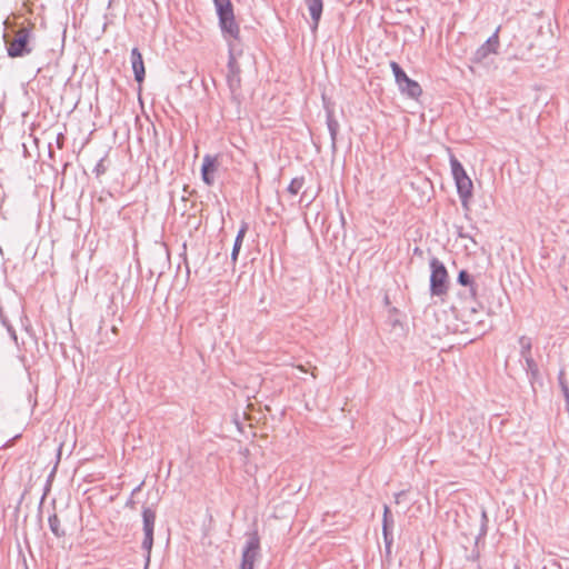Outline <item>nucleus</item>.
<instances>
[{"mask_svg": "<svg viewBox=\"0 0 569 569\" xmlns=\"http://www.w3.org/2000/svg\"><path fill=\"white\" fill-rule=\"evenodd\" d=\"M143 535L141 548L147 553V563L150 561V555L153 546V530L156 522V510L152 507L144 506L142 508Z\"/></svg>", "mask_w": 569, "mask_h": 569, "instance_id": "39448f33", "label": "nucleus"}, {"mask_svg": "<svg viewBox=\"0 0 569 569\" xmlns=\"http://www.w3.org/2000/svg\"><path fill=\"white\" fill-rule=\"evenodd\" d=\"M457 280L461 286L469 287V297L468 298L476 297L477 289H476L475 282L468 271H466V270L459 271Z\"/></svg>", "mask_w": 569, "mask_h": 569, "instance_id": "dca6fc26", "label": "nucleus"}, {"mask_svg": "<svg viewBox=\"0 0 569 569\" xmlns=\"http://www.w3.org/2000/svg\"><path fill=\"white\" fill-rule=\"evenodd\" d=\"M111 330H112V332H113L114 335H117V332H118V328H117L116 326H113Z\"/></svg>", "mask_w": 569, "mask_h": 569, "instance_id": "c85d7f7f", "label": "nucleus"}, {"mask_svg": "<svg viewBox=\"0 0 569 569\" xmlns=\"http://www.w3.org/2000/svg\"><path fill=\"white\" fill-rule=\"evenodd\" d=\"M430 292L432 296H443L449 289V276L445 264L438 259L430 260Z\"/></svg>", "mask_w": 569, "mask_h": 569, "instance_id": "7ed1b4c3", "label": "nucleus"}, {"mask_svg": "<svg viewBox=\"0 0 569 569\" xmlns=\"http://www.w3.org/2000/svg\"><path fill=\"white\" fill-rule=\"evenodd\" d=\"M303 184H305V178L303 177L293 178L291 180V182L289 183V186L287 188V191L290 194L296 196L302 189Z\"/></svg>", "mask_w": 569, "mask_h": 569, "instance_id": "4be33fe9", "label": "nucleus"}, {"mask_svg": "<svg viewBox=\"0 0 569 569\" xmlns=\"http://www.w3.org/2000/svg\"><path fill=\"white\" fill-rule=\"evenodd\" d=\"M437 321H443V328L437 330L438 337L449 333L480 335L482 320L476 297L461 299L458 305L452 306L450 312L442 311L438 315Z\"/></svg>", "mask_w": 569, "mask_h": 569, "instance_id": "f257e3e1", "label": "nucleus"}, {"mask_svg": "<svg viewBox=\"0 0 569 569\" xmlns=\"http://www.w3.org/2000/svg\"><path fill=\"white\" fill-rule=\"evenodd\" d=\"M382 526H386L387 529H391L393 526V519L390 515V509L388 506H385V509H383Z\"/></svg>", "mask_w": 569, "mask_h": 569, "instance_id": "b1692460", "label": "nucleus"}, {"mask_svg": "<svg viewBox=\"0 0 569 569\" xmlns=\"http://www.w3.org/2000/svg\"><path fill=\"white\" fill-rule=\"evenodd\" d=\"M398 88L402 94L415 100L419 99L422 94L421 86L409 77Z\"/></svg>", "mask_w": 569, "mask_h": 569, "instance_id": "ddd939ff", "label": "nucleus"}, {"mask_svg": "<svg viewBox=\"0 0 569 569\" xmlns=\"http://www.w3.org/2000/svg\"><path fill=\"white\" fill-rule=\"evenodd\" d=\"M311 376H312L313 378H317V367H313V368H312Z\"/></svg>", "mask_w": 569, "mask_h": 569, "instance_id": "bb28decb", "label": "nucleus"}, {"mask_svg": "<svg viewBox=\"0 0 569 569\" xmlns=\"http://www.w3.org/2000/svg\"><path fill=\"white\" fill-rule=\"evenodd\" d=\"M558 383L566 400V409L569 411V385L566 380V373L562 369L558 373Z\"/></svg>", "mask_w": 569, "mask_h": 569, "instance_id": "aec40b11", "label": "nucleus"}, {"mask_svg": "<svg viewBox=\"0 0 569 569\" xmlns=\"http://www.w3.org/2000/svg\"><path fill=\"white\" fill-rule=\"evenodd\" d=\"M260 537L257 530L247 535V541L242 550L240 569H253L259 557Z\"/></svg>", "mask_w": 569, "mask_h": 569, "instance_id": "20e7f679", "label": "nucleus"}, {"mask_svg": "<svg viewBox=\"0 0 569 569\" xmlns=\"http://www.w3.org/2000/svg\"><path fill=\"white\" fill-rule=\"evenodd\" d=\"M217 170V159L216 157H211L210 154H206L203 157V162L201 167V176L202 180L206 184L212 186L214 182V172Z\"/></svg>", "mask_w": 569, "mask_h": 569, "instance_id": "f8f14e48", "label": "nucleus"}, {"mask_svg": "<svg viewBox=\"0 0 569 569\" xmlns=\"http://www.w3.org/2000/svg\"><path fill=\"white\" fill-rule=\"evenodd\" d=\"M131 66L134 73V80L141 84L144 80L146 69L141 52L138 48H133L130 54Z\"/></svg>", "mask_w": 569, "mask_h": 569, "instance_id": "9d476101", "label": "nucleus"}, {"mask_svg": "<svg viewBox=\"0 0 569 569\" xmlns=\"http://www.w3.org/2000/svg\"><path fill=\"white\" fill-rule=\"evenodd\" d=\"M327 127H328L330 138H331V148L333 150H336L337 136H338L340 126H339L338 120L335 118L333 111L330 109L327 110Z\"/></svg>", "mask_w": 569, "mask_h": 569, "instance_id": "4468645a", "label": "nucleus"}, {"mask_svg": "<svg viewBox=\"0 0 569 569\" xmlns=\"http://www.w3.org/2000/svg\"><path fill=\"white\" fill-rule=\"evenodd\" d=\"M382 535L386 545V550L388 553H390V548L393 541L391 529H387L386 526H382Z\"/></svg>", "mask_w": 569, "mask_h": 569, "instance_id": "5701e85b", "label": "nucleus"}, {"mask_svg": "<svg viewBox=\"0 0 569 569\" xmlns=\"http://www.w3.org/2000/svg\"><path fill=\"white\" fill-rule=\"evenodd\" d=\"M219 17V26L226 39L238 40L240 28L236 21L232 2H214Z\"/></svg>", "mask_w": 569, "mask_h": 569, "instance_id": "f03ea898", "label": "nucleus"}, {"mask_svg": "<svg viewBox=\"0 0 569 569\" xmlns=\"http://www.w3.org/2000/svg\"><path fill=\"white\" fill-rule=\"evenodd\" d=\"M449 161H450V167H451V173H452L455 181L457 179L468 176L466 170L463 169L461 162L455 157V154H452V153L450 154Z\"/></svg>", "mask_w": 569, "mask_h": 569, "instance_id": "a211bd4d", "label": "nucleus"}, {"mask_svg": "<svg viewBox=\"0 0 569 569\" xmlns=\"http://www.w3.org/2000/svg\"><path fill=\"white\" fill-rule=\"evenodd\" d=\"M49 527H50L51 532L57 538H62L67 533L66 529L61 525L60 518L56 513L49 517Z\"/></svg>", "mask_w": 569, "mask_h": 569, "instance_id": "6ab92c4d", "label": "nucleus"}, {"mask_svg": "<svg viewBox=\"0 0 569 569\" xmlns=\"http://www.w3.org/2000/svg\"><path fill=\"white\" fill-rule=\"evenodd\" d=\"M455 182L461 203L463 207H467L470 198L472 197V180L466 176L463 178L457 179Z\"/></svg>", "mask_w": 569, "mask_h": 569, "instance_id": "9b49d317", "label": "nucleus"}, {"mask_svg": "<svg viewBox=\"0 0 569 569\" xmlns=\"http://www.w3.org/2000/svg\"><path fill=\"white\" fill-rule=\"evenodd\" d=\"M227 82L232 96H236L241 88V77L240 68L232 53V49H230L229 52Z\"/></svg>", "mask_w": 569, "mask_h": 569, "instance_id": "1a4fd4ad", "label": "nucleus"}, {"mask_svg": "<svg viewBox=\"0 0 569 569\" xmlns=\"http://www.w3.org/2000/svg\"><path fill=\"white\" fill-rule=\"evenodd\" d=\"M107 171V168L103 163V159H101L94 167L93 172L97 177L103 174Z\"/></svg>", "mask_w": 569, "mask_h": 569, "instance_id": "a878e982", "label": "nucleus"}, {"mask_svg": "<svg viewBox=\"0 0 569 569\" xmlns=\"http://www.w3.org/2000/svg\"><path fill=\"white\" fill-rule=\"evenodd\" d=\"M390 68L393 72L397 86H401V83L408 78L407 73L396 61L390 62Z\"/></svg>", "mask_w": 569, "mask_h": 569, "instance_id": "412c9836", "label": "nucleus"}, {"mask_svg": "<svg viewBox=\"0 0 569 569\" xmlns=\"http://www.w3.org/2000/svg\"><path fill=\"white\" fill-rule=\"evenodd\" d=\"M297 368H298L300 371H303V372L306 371V368H305L302 365L297 366Z\"/></svg>", "mask_w": 569, "mask_h": 569, "instance_id": "cd10ccee", "label": "nucleus"}, {"mask_svg": "<svg viewBox=\"0 0 569 569\" xmlns=\"http://www.w3.org/2000/svg\"><path fill=\"white\" fill-rule=\"evenodd\" d=\"M499 30L500 28H497L495 33L487 39V41L479 47L476 52L473 53L471 61L473 63L480 64L483 63L490 54H495L498 52V48L500 46L499 41Z\"/></svg>", "mask_w": 569, "mask_h": 569, "instance_id": "6e6552de", "label": "nucleus"}, {"mask_svg": "<svg viewBox=\"0 0 569 569\" xmlns=\"http://www.w3.org/2000/svg\"><path fill=\"white\" fill-rule=\"evenodd\" d=\"M520 346V356L526 362V371L530 376V380L535 381L539 378V367L532 356V340L527 336H521L518 340Z\"/></svg>", "mask_w": 569, "mask_h": 569, "instance_id": "0eeeda50", "label": "nucleus"}, {"mask_svg": "<svg viewBox=\"0 0 569 569\" xmlns=\"http://www.w3.org/2000/svg\"><path fill=\"white\" fill-rule=\"evenodd\" d=\"M247 230H248V224L246 222H243L237 233V237H236V240L233 243V248H232V252H231V260L233 262L237 261V258H238V254H239V251H240V248H241V244H242V241H243Z\"/></svg>", "mask_w": 569, "mask_h": 569, "instance_id": "f3484780", "label": "nucleus"}, {"mask_svg": "<svg viewBox=\"0 0 569 569\" xmlns=\"http://www.w3.org/2000/svg\"><path fill=\"white\" fill-rule=\"evenodd\" d=\"M30 29L20 28L16 32V37L8 42L7 52L10 58H19L29 54L32 49L29 46Z\"/></svg>", "mask_w": 569, "mask_h": 569, "instance_id": "423d86ee", "label": "nucleus"}, {"mask_svg": "<svg viewBox=\"0 0 569 569\" xmlns=\"http://www.w3.org/2000/svg\"><path fill=\"white\" fill-rule=\"evenodd\" d=\"M143 482H141L139 486H137L132 492H131V497L130 499L127 501L126 506L131 508V509H134L136 507V501L133 500V496L137 495L140 490H141V487H142Z\"/></svg>", "mask_w": 569, "mask_h": 569, "instance_id": "393cba45", "label": "nucleus"}, {"mask_svg": "<svg viewBox=\"0 0 569 569\" xmlns=\"http://www.w3.org/2000/svg\"><path fill=\"white\" fill-rule=\"evenodd\" d=\"M322 4L323 2H309V13L312 19L311 30L316 32L318 29V24L322 14Z\"/></svg>", "mask_w": 569, "mask_h": 569, "instance_id": "2eb2a0df", "label": "nucleus"}]
</instances>
